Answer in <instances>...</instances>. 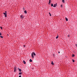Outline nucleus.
I'll return each mask as SVG.
<instances>
[{"mask_svg": "<svg viewBox=\"0 0 77 77\" xmlns=\"http://www.w3.org/2000/svg\"><path fill=\"white\" fill-rule=\"evenodd\" d=\"M34 56H36V54H35V53L34 52H32V54H31V56H32V58H34Z\"/></svg>", "mask_w": 77, "mask_h": 77, "instance_id": "obj_1", "label": "nucleus"}, {"mask_svg": "<svg viewBox=\"0 0 77 77\" xmlns=\"http://www.w3.org/2000/svg\"><path fill=\"white\" fill-rule=\"evenodd\" d=\"M57 6V3H56V4H54L53 6L54 8H56Z\"/></svg>", "mask_w": 77, "mask_h": 77, "instance_id": "obj_2", "label": "nucleus"}, {"mask_svg": "<svg viewBox=\"0 0 77 77\" xmlns=\"http://www.w3.org/2000/svg\"><path fill=\"white\" fill-rule=\"evenodd\" d=\"M14 72H15V71H16L17 70V67L16 66H14Z\"/></svg>", "mask_w": 77, "mask_h": 77, "instance_id": "obj_3", "label": "nucleus"}, {"mask_svg": "<svg viewBox=\"0 0 77 77\" xmlns=\"http://www.w3.org/2000/svg\"><path fill=\"white\" fill-rule=\"evenodd\" d=\"M21 19H23L24 18V16L21 15L20 16Z\"/></svg>", "mask_w": 77, "mask_h": 77, "instance_id": "obj_4", "label": "nucleus"}, {"mask_svg": "<svg viewBox=\"0 0 77 77\" xmlns=\"http://www.w3.org/2000/svg\"><path fill=\"white\" fill-rule=\"evenodd\" d=\"M5 12L6 13V14H5V17H6L7 16V13H6V11H5Z\"/></svg>", "mask_w": 77, "mask_h": 77, "instance_id": "obj_5", "label": "nucleus"}, {"mask_svg": "<svg viewBox=\"0 0 77 77\" xmlns=\"http://www.w3.org/2000/svg\"><path fill=\"white\" fill-rule=\"evenodd\" d=\"M65 19L66 21H68V18H67L66 17H65Z\"/></svg>", "mask_w": 77, "mask_h": 77, "instance_id": "obj_6", "label": "nucleus"}, {"mask_svg": "<svg viewBox=\"0 0 77 77\" xmlns=\"http://www.w3.org/2000/svg\"><path fill=\"white\" fill-rule=\"evenodd\" d=\"M24 12L25 14H27V11L26 10Z\"/></svg>", "mask_w": 77, "mask_h": 77, "instance_id": "obj_7", "label": "nucleus"}, {"mask_svg": "<svg viewBox=\"0 0 77 77\" xmlns=\"http://www.w3.org/2000/svg\"><path fill=\"white\" fill-rule=\"evenodd\" d=\"M62 2L63 3H65V1H64V0H62Z\"/></svg>", "mask_w": 77, "mask_h": 77, "instance_id": "obj_8", "label": "nucleus"}, {"mask_svg": "<svg viewBox=\"0 0 77 77\" xmlns=\"http://www.w3.org/2000/svg\"><path fill=\"white\" fill-rule=\"evenodd\" d=\"M75 56V55H74V54H73L72 55V57H74Z\"/></svg>", "mask_w": 77, "mask_h": 77, "instance_id": "obj_9", "label": "nucleus"}, {"mask_svg": "<svg viewBox=\"0 0 77 77\" xmlns=\"http://www.w3.org/2000/svg\"><path fill=\"white\" fill-rule=\"evenodd\" d=\"M29 62H32V60L31 59H30L29 60Z\"/></svg>", "mask_w": 77, "mask_h": 77, "instance_id": "obj_10", "label": "nucleus"}, {"mask_svg": "<svg viewBox=\"0 0 77 77\" xmlns=\"http://www.w3.org/2000/svg\"><path fill=\"white\" fill-rule=\"evenodd\" d=\"M23 63L24 64H26V61H23Z\"/></svg>", "mask_w": 77, "mask_h": 77, "instance_id": "obj_11", "label": "nucleus"}, {"mask_svg": "<svg viewBox=\"0 0 77 77\" xmlns=\"http://www.w3.org/2000/svg\"><path fill=\"white\" fill-rule=\"evenodd\" d=\"M22 74V72H20V73H19V75H21Z\"/></svg>", "mask_w": 77, "mask_h": 77, "instance_id": "obj_12", "label": "nucleus"}, {"mask_svg": "<svg viewBox=\"0 0 77 77\" xmlns=\"http://www.w3.org/2000/svg\"><path fill=\"white\" fill-rule=\"evenodd\" d=\"M21 69H19V72H21Z\"/></svg>", "mask_w": 77, "mask_h": 77, "instance_id": "obj_13", "label": "nucleus"}, {"mask_svg": "<svg viewBox=\"0 0 77 77\" xmlns=\"http://www.w3.org/2000/svg\"><path fill=\"white\" fill-rule=\"evenodd\" d=\"M49 3H51V0H49Z\"/></svg>", "mask_w": 77, "mask_h": 77, "instance_id": "obj_14", "label": "nucleus"}, {"mask_svg": "<svg viewBox=\"0 0 77 77\" xmlns=\"http://www.w3.org/2000/svg\"><path fill=\"white\" fill-rule=\"evenodd\" d=\"M72 60L73 62H75V61L73 59H72Z\"/></svg>", "mask_w": 77, "mask_h": 77, "instance_id": "obj_15", "label": "nucleus"}, {"mask_svg": "<svg viewBox=\"0 0 77 77\" xmlns=\"http://www.w3.org/2000/svg\"><path fill=\"white\" fill-rule=\"evenodd\" d=\"M49 15H50V16H51V13H50V12H49Z\"/></svg>", "mask_w": 77, "mask_h": 77, "instance_id": "obj_16", "label": "nucleus"}, {"mask_svg": "<svg viewBox=\"0 0 77 77\" xmlns=\"http://www.w3.org/2000/svg\"><path fill=\"white\" fill-rule=\"evenodd\" d=\"M59 38V36L57 35V36L56 37V39H57V38Z\"/></svg>", "mask_w": 77, "mask_h": 77, "instance_id": "obj_17", "label": "nucleus"}, {"mask_svg": "<svg viewBox=\"0 0 77 77\" xmlns=\"http://www.w3.org/2000/svg\"><path fill=\"white\" fill-rule=\"evenodd\" d=\"M51 64H52V65H54V63H53V62H52V63H51Z\"/></svg>", "mask_w": 77, "mask_h": 77, "instance_id": "obj_18", "label": "nucleus"}, {"mask_svg": "<svg viewBox=\"0 0 77 77\" xmlns=\"http://www.w3.org/2000/svg\"><path fill=\"white\" fill-rule=\"evenodd\" d=\"M51 6H53V4H51Z\"/></svg>", "mask_w": 77, "mask_h": 77, "instance_id": "obj_19", "label": "nucleus"}, {"mask_svg": "<svg viewBox=\"0 0 77 77\" xmlns=\"http://www.w3.org/2000/svg\"><path fill=\"white\" fill-rule=\"evenodd\" d=\"M0 28L1 29H2L3 28L1 26V27H0Z\"/></svg>", "mask_w": 77, "mask_h": 77, "instance_id": "obj_20", "label": "nucleus"}, {"mask_svg": "<svg viewBox=\"0 0 77 77\" xmlns=\"http://www.w3.org/2000/svg\"><path fill=\"white\" fill-rule=\"evenodd\" d=\"M60 7L61 8H62V5H61Z\"/></svg>", "mask_w": 77, "mask_h": 77, "instance_id": "obj_21", "label": "nucleus"}, {"mask_svg": "<svg viewBox=\"0 0 77 77\" xmlns=\"http://www.w3.org/2000/svg\"><path fill=\"white\" fill-rule=\"evenodd\" d=\"M3 14L4 15H5L6 14V13H3Z\"/></svg>", "mask_w": 77, "mask_h": 77, "instance_id": "obj_22", "label": "nucleus"}, {"mask_svg": "<svg viewBox=\"0 0 77 77\" xmlns=\"http://www.w3.org/2000/svg\"><path fill=\"white\" fill-rule=\"evenodd\" d=\"M2 33H0V36H2Z\"/></svg>", "mask_w": 77, "mask_h": 77, "instance_id": "obj_23", "label": "nucleus"}, {"mask_svg": "<svg viewBox=\"0 0 77 77\" xmlns=\"http://www.w3.org/2000/svg\"><path fill=\"white\" fill-rule=\"evenodd\" d=\"M0 37L1 38H3V36H0Z\"/></svg>", "mask_w": 77, "mask_h": 77, "instance_id": "obj_24", "label": "nucleus"}, {"mask_svg": "<svg viewBox=\"0 0 77 77\" xmlns=\"http://www.w3.org/2000/svg\"><path fill=\"white\" fill-rule=\"evenodd\" d=\"M53 56H55V54H53Z\"/></svg>", "mask_w": 77, "mask_h": 77, "instance_id": "obj_25", "label": "nucleus"}, {"mask_svg": "<svg viewBox=\"0 0 77 77\" xmlns=\"http://www.w3.org/2000/svg\"><path fill=\"white\" fill-rule=\"evenodd\" d=\"M19 77H21V75H20Z\"/></svg>", "mask_w": 77, "mask_h": 77, "instance_id": "obj_26", "label": "nucleus"}, {"mask_svg": "<svg viewBox=\"0 0 77 77\" xmlns=\"http://www.w3.org/2000/svg\"><path fill=\"white\" fill-rule=\"evenodd\" d=\"M68 37H69V35H68Z\"/></svg>", "mask_w": 77, "mask_h": 77, "instance_id": "obj_27", "label": "nucleus"}, {"mask_svg": "<svg viewBox=\"0 0 77 77\" xmlns=\"http://www.w3.org/2000/svg\"><path fill=\"white\" fill-rule=\"evenodd\" d=\"M58 53H60V51H58Z\"/></svg>", "mask_w": 77, "mask_h": 77, "instance_id": "obj_28", "label": "nucleus"}, {"mask_svg": "<svg viewBox=\"0 0 77 77\" xmlns=\"http://www.w3.org/2000/svg\"><path fill=\"white\" fill-rule=\"evenodd\" d=\"M76 45L77 46V45Z\"/></svg>", "mask_w": 77, "mask_h": 77, "instance_id": "obj_29", "label": "nucleus"}, {"mask_svg": "<svg viewBox=\"0 0 77 77\" xmlns=\"http://www.w3.org/2000/svg\"><path fill=\"white\" fill-rule=\"evenodd\" d=\"M18 69H19V68H18Z\"/></svg>", "mask_w": 77, "mask_h": 77, "instance_id": "obj_30", "label": "nucleus"}]
</instances>
